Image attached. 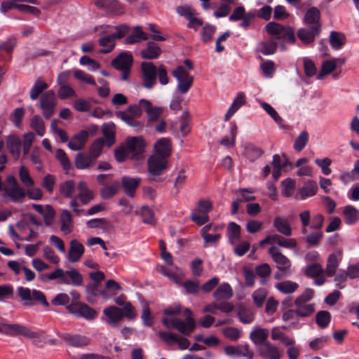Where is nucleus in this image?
I'll return each instance as SVG.
<instances>
[{"label":"nucleus","instance_id":"473e14b6","mask_svg":"<svg viewBox=\"0 0 359 359\" xmlns=\"http://www.w3.org/2000/svg\"><path fill=\"white\" fill-rule=\"evenodd\" d=\"M140 178L123 177H122L121 183L126 194L129 196H133L135 189L137 188L140 183Z\"/></svg>","mask_w":359,"mask_h":359},{"label":"nucleus","instance_id":"f03ea898","mask_svg":"<svg viewBox=\"0 0 359 359\" xmlns=\"http://www.w3.org/2000/svg\"><path fill=\"white\" fill-rule=\"evenodd\" d=\"M265 29L271 39L275 41L280 43L285 42L294 43L295 42L294 31L290 27L284 26L277 22H270L266 25Z\"/></svg>","mask_w":359,"mask_h":359},{"label":"nucleus","instance_id":"09e8293b","mask_svg":"<svg viewBox=\"0 0 359 359\" xmlns=\"http://www.w3.org/2000/svg\"><path fill=\"white\" fill-rule=\"evenodd\" d=\"M277 46L278 42L271 39L269 41L261 42L257 46V50L264 55H269L276 52Z\"/></svg>","mask_w":359,"mask_h":359},{"label":"nucleus","instance_id":"bb28decb","mask_svg":"<svg viewBox=\"0 0 359 359\" xmlns=\"http://www.w3.org/2000/svg\"><path fill=\"white\" fill-rule=\"evenodd\" d=\"M83 252V245L77 240H72L70 242L67 258L71 262H76L81 259Z\"/></svg>","mask_w":359,"mask_h":359},{"label":"nucleus","instance_id":"49530a36","mask_svg":"<svg viewBox=\"0 0 359 359\" xmlns=\"http://www.w3.org/2000/svg\"><path fill=\"white\" fill-rule=\"evenodd\" d=\"M343 215L346 224H353L359 218L358 210L352 205H346L343 211Z\"/></svg>","mask_w":359,"mask_h":359},{"label":"nucleus","instance_id":"864d4df0","mask_svg":"<svg viewBox=\"0 0 359 359\" xmlns=\"http://www.w3.org/2000/svg\"><path fill=\"white\" fill-rule=\"evenodd\" d=\"M61 194L66 198H72L75 191V183L73 180H67L60 186Z\"/></svg>","mask_w":359,"mask_h":359},{"label":"nucleus","instance_id":"0eeeda50","mask_svg":"<svg viewBox=\"0 0 359 359\" xmlns=\"http://www.w3.org/2000/svg\"><path fill=\"white\" fill-rule=\"evenodd\" d=\"M172 74L177 81V90L180 93H187L194 81V78L190 75L189 70L185 67L180 65L173 70Z\"/></svg>","mask_w":359,"mask_h":359},{"label":"nucleus","instance_id":"393cba45","mask_svg":"<svg viewBox=\"0 0 359 359\" xmlns=\"http://www.w3.org/2000/svg\"><path fill=\"white\" fill-rule=\"evenodd\" d=\"M320 29L318 26L309 27L308 28H301L299 29L297 35L301 41L304 43H310L313 42L319 34Z\"/></svg>","mask_w":359,"mask_h":359},{"label":"nucleus","instance_id":"680f3d73","mask_svg":"<svg viewBox=\"0 0 359 359\" xmlns=\"http://www.w3.org/2000/svg\"><path fill=\"white\" fill-rule=\"evenodd\" d=\"M87 226L89 228H100L102 229H109L111 224L105 218H95L87 222Z\"/></svg>","mask_w":359,"mask_h":359},{"label":"nucleus","instance_id":"5fc2aeb1","mask_svg":"<svg viewBox=\"0 0 359 359\" xmlns=\"http://www.w3.org/2000/svg\"><path fill=\"white\" fill-rule=\"evenodd\" d=\"M295 181L291 178H287L281 182L282 194L286 197L293 195L295 189Z\"/></svg>","mask_w":359,"mask_h":359},{"label":"nucleus","instance_id":"9b49d317","mask_svg":"<svg viewBox=\"0 0 359 359\" xmlns=\"http://www.w3.org/2000/svg\"><path fill=\"white\" fill-rule=\"evenodd\" d=\"M142 108L137 104L130 106L127 110L124 111H118L116 116L126 123L128 126L137 127L140 126V123L135 120L142 114Z\"/></svg>","mask_w":359,"mask_h":359},{"label":"nucleus","instance_id":"6e6552de","mask_svg":"<svg viewBox=\"0 0 359 359\" xmlns=\"http://www.w3.org/2000/svg\"><path fill=\"white\" fill-rule=\"evenodd\" d=\"M212 210V203L208 200H201L191 212V218L196 224L201 226L209 221L208 213Z\"/></svg>","mask_w":359,"mask_h":359},{"label":"nucleus","instance_id":"e2e57ef3","mask_svg":"<svg viewBox=\"0 0 359 359\" xmlns=\"http://www.w3.org/2000/svg\"><path fill=\"white\" fill-rule=\"evenodd\" d=\"M255 190L252 188L239 189L236 191V194L240 197L238 198L241 201H250L255 200V196L253 194Z\"/></svg>","mask_w":359,"mask_h":359},{"label":"nucleus","instance_id":"79ce46f5","mask_svg":"<svg viewBox=\"0 0 359 359\" xmlns=\"http://www.w3.org/2000/svg\"><path fill=\"white\" fill-rule=\"evenodd\" d=\"M241 226L235 222H230L227 226V235L231 245H236L241 238Z\"/></svg>","mask_w":359,"mask_h":359},{"label":"nucleus","instance_id":"423d86ee","mask_svg":"<svg viewBox=\"0 0 359 359\" xmlns=\"http://www.w3.org/2000/svg\"><path fill=\"white\" fill-rule=\"evenodd\" d=\"M299 219L302 224V232L304 234L308 233V229L319 230L323 227L324 217L321 214L311 217V212L305 210L299 213Z\"/></svg>","mask_w":359,"mask_h":359},{"label":"nucleus","instance_id":"4be33fe9","mask_svg":"<svg viewBox=\"0 0 359 359\" xmlns=\"http://www.w3.org/2000/svg\"><path fill=\"white\" fill-rule=\"evenodd\" d=\"M139 104H140L142 109L146 111L149 121H157L159 116L163 112L162 107L153 106L151 103L147 100L142 99L140 100Z\"/></svg>","mask_w":359,"mask_h":359},{"label":"nucleus","instance_id":"338daca9","mask_svg":"<svg viewBox=\"0 0 359 359\" xmlns=\"http://www.w3.org/2000/svg\"><path fill=\"white\" fill-rule=\"evenodd\" d=\"M231 3V0H222V4L218 7L217 10L214 13V15L217 18L226 16L230 12V4Z\"/></svg>","mask_w":359,"mask_h":359},{"label":"nucleus","instance_id":"4468645a","mask_svg":"<svg viewBox=\"0 0 359 359\" xmlns=\"http://www.w3.org/2000/svg\"><path fill=\"white\" fill-rule=\"evenodd\" d=\"M168 167V159L151 155L148 159L149 172L154 176L161 175Z\"/></svg>","mask_w":359,"mask_h":359},{"label":"nucleus","instance_id":"37998d69","mask_svg":"<svg viewBox=\"0 0 359 359\" xmlns=\"http://www.w3.org/2000/svg\"><path fill=\"white\" fill-rule=\"evenodd\" d=\"M149 39V36L142 31L140 27H136L133 34L126 39V43L128 44H134L142 41H146Z\"/></svg>","mask_w":359,"mask_h":359},{"label":"nucleus","instance_id":"ea45409f","mask_svg":"<svg viewBox=\"0 0 359 359\" xmlns=\"http://www.w3.org/2000/svg\"><path fill=\"white\" fill-rule=\"evenodd\" d=\"M79 194L76 196L81 202L86 205L88 204L93 198V194L88 188V186L85 182H80L78 185Z\"/></svg>","mask_w":359,"mask_h":359},{"label":"nucleus","instance_id":"bf43d9fd","mask_svg":"<svg viewBox=\"0 0 359 359\" xmlns=\"http://www.w3.org/2000/svg\"><path fill=\"white\" fill-rule=\"evenodd\" d=\"M47 88L48 85L44 81H36L30 91V98L33 100H36L39 95Z\"/></svg>","mask_w":359,"mask_h":359},{"label":"nucleus","instance_id":"9d476101","mask_svg":"<svg viewBox=\"0 0 359 359\" xmlns=\"http://www.w3.org/2000/svg\"><path fill=\"white\" fill-rule=\"evenodd\" d=\"M132 63V55L128 52H123L113 60L111 65L115 69L122 72V79L127 80Z\"/></svg>","mask_w":359,"mask_h":359},{"label":"nucleus","instance_id":"1a4fd4ad","mask_svg":"<svg viewBox=\"0 0 359 359\" xmlns=\"http://www.w3.org/2000/svg\"><path fill=\"white\" fill-rule=\"evenodd\" d=\"M123 318L121 309L116 306H109L104 309L101 320L112 327H118Z\"/></svg>","mask_w":359,"mask_h":359},{"label":"nucleus","instance_id":"6ab92c4d","mask_svg":"<svg viewBox=\"0 0 359 359\" xmlns=\"http://www.w3.org/2000/svg\"><path fill=\"white\" fill-rule=\"evenodd\" d=\"M260 356L263 359H280L281 353L278 347L270 342H265L259 348Z\"/></svg>","mask_w":359,"mask_h":359},{"label":"nucleus","instance_id":"58836bf2","mask_svg":"<svg viewBox=\"0 0 359 359\" xmlns=\"http://www.w3.org/2000/svg\"><path fill=\"white\" fill-rule=\"evenodd\" d=\"M318 190L317 183L313 180L306 181L299 191L300 198L304 200L314 196Z\"/></svg>","mask_w":359,"mask_h":359},{"label":"nucleus","instance_id":"aec40b11","mask_svg":"<svg viewBox=\"0 0 359 359\" xmlns=\"http://www.w3.org/2000/svg\"><path fill=\"white\" fill-rule=\"evenodd\" d=\"M65 271L60 268H57L50 273H41L39 276V279L43 283H49L54 280H60L61 283L69 285L70 281L69 278L65 277Z\"/></svg>","mask_w":359,"mask_h":359},{"label":"nucleus","instance_id":"ddd939ff","mask_svg":"<svg viewBox=\"0 0 359 359\" xmlns=\"http://www.w3.org/2000/svg\"><path fill=\"white\" fill-rule=\"evenodd\" d=\"M345 64V59L343 57H332L322 62L320 72L317 78L321 80L325 76L334 72L338 68H340Z\"/></svg>","mask_w":359,"mask_h":359},{"label":"nucleus","instance_id":"20e7f679","mask_svg":"<svg viewBox=\"0 0 359 359\" xmlns=\"http://www.w3.org/2000/svg\"><path fill=\"white\" fill-rule=\"evenodd\" d=\"M269 253L271 256L273 260L276 264V267L279 271L275 274V278L278 280L280 276H289L293 271L292 269V264L290 260L285 256L277 246H271L269 250Z\"/></svg>","mask_w":359,"mask_h":359},{"label":"nucleus","instance_id":"f704fd0d","mask_svg":"<svg viewBox=\"0 0 359 359\" xmlns=\"http://www.w3.org/2000/svg\"><path fill=\"white\" fill-rule=\"evenodd\" d=\"M6 147L11 154L18 158L20 154L21 141L16 135H9L6 140Z\"/></svg>","mask_w":359,"mask_h":359},{"label":"nucleus","instance_id":"c9c22d12","mask_svg":"<svg viewBox=\"0 0 359 359\" xmlns=\"http://www.w3.org/2000/svg\"><path fill=\"white\" fill-rule=\"evenodd\" d=\"M161 50L158 44L154 42H149L147 48L142 50L141 55L144 59L154 60L161 55Z\"/></svg>","mask_w":359,"mask_h":359},{"label":"nucleus","instance_id":"5701e85b","mask_svg":"<svg viewBox=\"0 0 359 359\" xmlns=\"http://www.w3.org/2000/svg\"><path fill=\"white\" fill-rule=\"evenodd\" d=\"M61 337L69 345L74 347L82 348L90 343V339L83 335L64 334Z\"/></svg>","mask_w":359,"mask_h":359},{"label":"nucleus","instance_id":"a878e982","mask_svg":"<svg viewBox=\"0 0 359 359\" xmlns=\"http://www.w3.org/2000/svg\"><path fill=\"white\" fill-rule=\"evenodd\" d=\"M88 137V133L81 130L75 134L68 143V147L74 151L81 149L86 144Z\"/></svg>","mask_w":359,"mask_h":359},{"label":"nucleus","instance_id":"6e6d98bb","mask_svg":"<svg viewBox=\"0 0 359 359\" xmlns=\"http://www.w3.org/2000/svg\"><path fill=\"white\" fill-rule=\"evenodd\" d=\"M31 128L34 130L40 136L45 134V125L43 119L38 115H35L31 119Z\"/></svg>","mask_w":359,"mask_h":359},{"label":"nucleus","instance_id":"b1692460","mask_svg":"<svg viewBox=\"0 0 359 359\" xmlns=\"http://www.w3.org/2000/svg\"><path fill=\"white\" fill-rule=\"evenodd\" d=\"M342 258V252L339 250L337 252L330 255L327 262L325 274L329 276H333L337 271L338 266Z\"/></svg>","mask_w":359,"mask_h":359},{"label":"nucleus","instance_id":"a18cd8bd","mask_svg":"<svg viewBox=\"0 0 359 359\" xmlns=\"http://www.w3.org/2000/svg\"><path fill=\"white\" fill-rule=\"evenodd\" d=\"M255 312L246 307L240 306L237 311V316L240 321L244 324H250L255 320Z\"/></svg>","mask_w":359,"mask_h":359},{"label":"nucleus","instance_id":"4d7b16f0","mask_svg":"<svg viewBox=\"0 0 359 359\" xmlns=\"http://www.w3.org/2000/svg\"><path fill=\"white\" fill-rule=\"evenodd\" d=\"M273 243H276L283 248L292 249L297 246V241L294 238H285L278 235H273Z\"/></svg>","mask_w":359,"mask_h":359},{"label":"nucleus","instance_id":"c03bdc74","mask_svg":"<svg viewBox=\"0 0 359 359\" xmlns=\"http://www.w3.org/2000/svg\"><path fill=\"white\" fill-rule=\"evenodd\" d=\"M275 287L283 294H290L298 289L299 285L291 280H285L276 284Z\"/></svg>","mask_w":359,"mask_h":359},{"label":"nucleus","instance_id":"3c124183","mask_svg":"<svg viewBox=\"0 0 359 359\" xmlns=\"http://www.w3.org/2000/svg\"><path fill=\"white\" fill-rule=\"evenodd\" d=\"M107 11L114 15H120L124 13V7L118 1L113 0L108 5L107 2L102 4Z\"/></svg>","mask_w":359,"mask_h":359},{"label":"nucleus","instance_id":"a211bd4d","mask_svg":"<svg viewBox=\"0 0 359 359\" xmlns=\"http://www.w3.org/2000/svg\"><path fill=\"white\" fill-rule=\"evenodd\" d=\"M126 147L132 157L138 159L144 151L145 142L141 137H131L128 140Z\"/></svg>","mask_w":359,"mask_h":359},{"label":"nucleus","instance_id":"603ef678","mask_svg":"<svg viewBox=\"0 0 359 359\" xmlns=\"http://www.w3.org/2000/svg\"><path fill=\"white\" fill-rule=\"evenodd\" d=\"M210 225H206L201 230V236L203 237L205 243L207 244H213L220 238V235L219 233H209L208 231L210 230Z\"/></svg>","mask_w":359,"mask_h":359},{"label":"nucleus","instance_id":"de8ad7c7","mask_svg":"<svg viewBox=\"0 0 359 359\" xmlns=\"http://www.w3.org/2000/svg\"><path fill=\"white\" fill-rule=\"evenodd\" d=\"M116 39L112 34L104 36L100 39L99 44L102 48L101 52L108 53L115 47Z\"/></svg>","mask_w":359,"mask_h":359},{"label":"nucleus","instance_id":"72a5a7b5","mask_svg":"<svg viewBox=\"0 0 359 359\" xmlns=\"http://www.w3.org/2000/svg\"><path fill=\"white\" fill-rule=\"evenodd\" d=\"M304 22L309 27L318 26L320 29L319 10L315 7L309 8L304 15Z\"/></svg>","mask_w":359,"mask_h":359},{"label":"nucleus","instance_id":"f8f14e48","mask_svg":"<svg viewBox=\"0 0 359 359\" xmlns=\"http://www.w3.org/2000/svg\"><path fill=\"white\" fill-rule=\"evenodd\" d=\"M67 309L69 313L74 316L88 320H93L97 316L96 311L85 304H71L67 306Z\"/></svg>","mask_w":359,"mask_h":359},{"label":"nucleus","instance_id":"412c9836","mask_svg":"<svg viewBox=\"0 0 359 359\" xmlns=\"http://www.w3.org/2000/svg\"><path fill=\"white\" fill-rule=\"evenodd\" d=\"M171 154V144L168 138L162 137L156 141L154 144V153L153 155L164 157L168 159Z\"/></svg>","mask_w":359,"mask_h":359},{"label":"nucleus","instance_id":"774afa93","mask_svg":"<svg viewBox=\"0 0 359 359\" xmlns=\"http://www.w3.org/2000/svg\"><path fill=\"white\" fill-rule=\"evenodd\" d=\"M267 296V291L264 288L256 290L252 294L255 304L257 307H261Z\"/></svg>","mask_w":359,"mask_h":359},{"label":"nucleus","instance_id":"2eb2a0df","mask_svg":"<svg viewBox=\"0 0 359 359\" xmlns=\"http://www.w3.org/2000/svg\"><path fill=\"white\" fill-rule=\"evenodd\" d=\"M55 104V96L53 90H49L41 96L40 107L46 118H49L53 114Z\"/></svg>","mask_w":359,"mask_h":359},{"label":"nucleus","instance_id":"0e129e2a","mask_svg":"<svg viewBox=\"0 0 359 359\" xmlns=\"http://www.w3.org/2000/svg\"><path fill=\"white\" fill-rule=\"evenodd\" d=\"M260 104L264 111L274 120V121L280 126H282L283 119L278 115L275 109L266 102H261Z\"/></svg>","mask_w":359,"mask_h":359},{"label":"nucleus","instance_id":"2f4dec72","mask_svg":"<svg viewBox=\"0 0 359 359\" xmlns=\"http://www.w3.org/2000/svg\"><path fill=\"white\" fill-rule=\"evenodd\" d=\"M233 295V290L227 283H222L213 293L214 298L217 301L227 300L231 298Z\"/></svg>","mask_w":359,"mask_h":359},{"label":"nucleus","instance_id":"e433bc0d","mask_svg":"<svg viewBox=\"0 0 359 359\" xmlns=\"http://www.w3.org/2000/svg\"><path fill=\"white\" fill-rule=\"evenodd\" d=\"M245 102V96L243 93H240L235 97L233 103L229 108L225 117L224 121H227L230 118L243 106Z\"/></svg>","mask_w":359,"mask_h":359},{"label":"nucleus","instance_id":"a19ab883","mask_svg":"<svg viewBox=\"0 0 359 359\" xmlns=\"http://www.w3.org/2000/svg\"><path fill=\"white\" fill-rule=\"evenodd\" d=\"M329 41L333 49L339 50L346 43V36L343 33L332 31L330 34Z\"/></svg>","mask_w":359,"mask_h":359},{"label":"nucleus","instance_id":"dca6fc26","mask_svg":"<svg viewBox=\"0 0 359 359\" xmlns=\"http://www.w3.org/2000/svg\"><path fill=\"white\" fill-rule=\"evenodd\" d=\"M144 86L151 88L156 83V69L152 62H143L141 66Z\"/></svg>","mask_w":359,"mask_h":359},{"label":"nucleus","instance_id":"cd10ccee","mask_svg":"<svg viewBox=\"0 0 359 359\" xmlns=\"http://www.w3.org/2000/svg\"><path fill=\"white\" fill-rule=\"evenodd\" d=\"M96 159L90 154L79 153L75 158V166L80 170L88 169L95 163Z\"/></svg>","mask_w":359,"mask_h":359},{"label":"nucleus","instance_id":"4c0bfd02","mask_svg":"<svg viewBox=\"0 0 359 359\" xmlns=\"http://www.w3.org/2000/svg\"><path fill=\"white\" fill-rule=\"evenodd\" d=\"M273 226L277 231L286 236H289L292 234V229L288 220L283 217H276L273 220Z\"/></svg>","mask_w":359,"mask_h":359},{"label":"nucleus","instance_id":"8fccbe9b","mask_svg":"<svg viewBox=\"0 0 359 359\" xmlns=\"http://www.w3.org/2000/svg\"><path fill=\"white\" fill-rule=\"evenodd\" d=\"M296 311L299 317H308L315 312V306L313 304L302 303L295 304Z\"/></svg>","mask_w":359,"mask_h":359},{"label":"nucleus","instance_id":"13d9d810","mask_svg":"<svg viewBox=\"0 0 359 359\" xmlns=\"http://www.w3.org/2000/svg\"><path fill=\"white\" fill-rule=\"evenodd\" d=\"M19 177L25 187L29 188L34 185V181L29 175L27 168H26L24 165H22L20 168Z\"/></svg>","mask_w":359,"mask_h":359},{"label":"nucleus","instance_id":"39448f33","mask_svg":"<svg viewBox=\"0 0 359 359\" xmlns=\"http://www.w3.org/2000/svg\"><path fill=\"white\" fill-rule=\"evenodd\" d=\"M17 290L25 305L32 306L38 302L46 307L49 305L45 295L40 290H31L25 287H19Z\"/></svg>","mask_w":359,"mask_h":359},{"label":"nucleus","instance_id":"c85d7f7f","mask_svg":"<svg viewBox=\"0 0 359 359\" xmlns=\"http://www.w3.org/2000/svg\"><path fill=\"white\" fill-rule=\"evenodd\" d=\"M159 272L178 285L181 284L182 280L184 276L182 270L178 267H175L174 269H170L165 266H161L159 267Z\"/></svg>","mask_w":359,"mask_h":359},{"label":"nucleus","instance_id":"7c9ffc66","mask_svg":"<svg viewBox=\"0 0 359 359\" xmlns=\"http://www.w3.org/2000/svg\"><path fill=\"white\" fill-rule=\"evenodd\" d=\"M60 222V230L65 234H69L72 231L74 223L72 215L68 210L65 209L61 210Z\"/></svg>","mask_w":359,"mask_h":359},{"label":"nucleus","instance_id":"c756f323","mask_svg":"<svg viewBox=\"0 0 359 359\" xmlns=\"http://www.w3.org/2000/svg\"><path fill=\"white\" fill-rule=\"evenodd\" d=\"M268 336V330L257 325L252 328L250 334V339L256 345H262L264 343L266 342V341Z\"/></svg>","mask_w":359,"mask_h":359},{"label":"nucleus","instance_id":"052dcab7","mask_svg":"<svg viewBox=\"0 0 359 359\" xmlns=\"http://www.w3.org/2000/svg\"><path fill=\"white\" fill-rule=\"evenodd\" d=\"M316 323L321 328H325L329 325L331 316L328 311H320L316 316Z\"/></svg>","mask_w":359,"mask_h":359},{"label":"nucleus","instance_id":"f257e3e1","mask_svg":"<svg viewBox=\"0 0 359 359\" xmlns=\"http://www.w3.org/2000/svg\"><path fill=\"white\" fill-rule=\"evenodd\" d=\"M184 313L187 315L184 321L177 318L167 317L162 319V323L168 329L175 328L182 334L189 336L195 329V321L190 309H186Z\"/></svg>","mask_w":359,"mask_h":359},{"label":"nucleus","instance_id":"f3484780","mask_svg":"<svg viewBox=\"0 0 359 359\" xmlns=\"http://www.w3.org/2000/svg\"><path fill=\"white\" fill-rule=\"evenodd\" d=\"M224 353L228 356L245 357L248 359H252L253 352L246 344L238 346H227L224 348Z\"/></svg>","mask_w":359,"mask_h":359},{"label":"nucleus","instance_id":"69168bd1","mask_svg":"<svg viewBox=\"0 0 359 359\" xmlns=\"http://www.w3.org/2000/svg\"><path fill=\"white\" fill-rule=\"evenodd\" d=\"M309 140V133L306 130L300 133L294 143V149L297 151H301L306 145Z\"/></svg>","mask_w":359,"mask_h":359},{"label":"nucleus","instance_id":"7ed1b4c3","mask_svg":"<svg viewBox=\"0 0 359 359\" xmlns=\"http://www.w3.org/2000/svg\"><path fill=\"white\" fill-rule=\"evenodd\" d=\"M26 196L25 191L19 185L17 180L8 176L4 183L3 197L6 201L22 203Z\"/></svg>","mask_w":359,"mask_h":359}]
</instances>
